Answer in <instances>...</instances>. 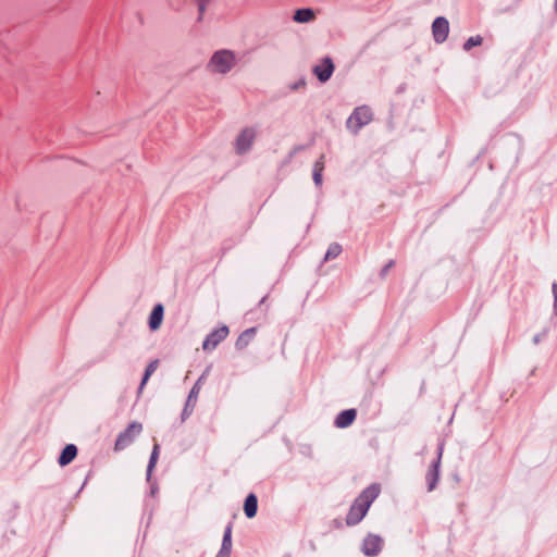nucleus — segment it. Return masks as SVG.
<instances>
[{"label":"nucleus","mask_w":557,"mask_h":557,"mask_svg":"<svg viewBox=\"0 0 557 557\" xmlns=\"http://www.w3.org/2000/svg\"><path fill=\"white\" fill-rule=\"evenodd\" d=\"M381 486L379 484H371L356 498L351 505L349 512L346 517L348 525L358 524L367 515L371 504L380 495Z\"/></svg>","instance_id":"1"},{"label":"nucleus","mask_w":557,"mask_h":557,"mask_svg":"<svg viewBox=\"0 0 557 557\" xmlns=\"http://www.w3.org/2000/svg\"><path fill=\"white\" fill-rule=\"evenodd\" d=\"M237 64L236 53L230 49L215 51L207 63V70L213 74L225 75Z\"/></svg>","instance_id":"2"},{"label":"nucleus","mask_w":557,"mask_h":557,"mask_svg":"<svg viewBox=\"0 0 557 557\" xmlns=\"http://www.w3.org/2000/svg\"><path fill=\"white\" fill-rule=\"evenodd\" d=\"M372 120V111L367 106H361L355 109L352 114L347 120V127L357 133L361 127L369 124Z\"/></svg>","instance_id":"3"},{"label":"nucleus","mask_w":557,"mask_h":557,"mask_svg":"<svg viewBox=\"0 0 557 557\" xmlns=\"http://www.w3.org/2000/svg\"><path fill=\"white\" fill-rule=\"evenodd\" d=\"M143 424L139 422H132L127 429L122 432L115 442L114 449L123 450L128 447L134 440L141 433Z\"/></svg>","instance_id":"4"},{"label":"nucleus","mask_w":557,"mask_h":557,"mask_svg":"<svg viewBox=\"0 0 557 557\" xmlns=\"http://www.w3.org/2000/svg\"><path fill=\"white\" fill-rule=\"evenodd\" d=\"M230 334V329L226 325H222L219 329L213 330L203 341L202 349L205 351H211L218 347Z\"/></svg>","instance_id":"5"},{"label":"nucleus","mask_w":557,"mask_h":557,"mask_svg":"<svg viewBox=\"0 0 557 557\" xmlns=\"http://www.w3.org/2000/svg\"><path fill=\"white\" fill-rule=\"evenodd\" d=\"M256 136L257 132L252 127L243 129L236 139V151L240 154L247 152L251 148Z\"/></svg>","instance_id":"6"},{"label":"nucleus","mask_w":557,"mask_h":557,"mask_svg":"<svg viewBox=\"0 0 557 557\" xmlns=\"http://www.w3.org/2000/svg\"><path fill=\"white\" fill-rule=\"evenodd\" d=\"M383 547V539L376 534H368L362 542L361 550L367 556H376Z\"/></svg>","instance_id":"7"},{"label":"nucleus","mask_w":557,"mask_h":557,"mask_svg":"<svg viewBox=\"0 0 557 557\" xmlns=\"http://www.w3.org/2000/svg\"><path fill=\"white\" fill-rule=\"evenodd\" d=\"M434 40L442 44L446 40L449 33V23L445 17H436L432 24Z\"/></svg>","instance_id":"8"},{"label":"nucleus","mask_w":557,"mask_h":557,"mask_svg":"<svg viewBox=\"0 0 557 557\" xmlns=\"http://www.w3.org/2000/svg\"><path fill=\"white\" fill-rule=\"evenodd\" d=\"M312 71L318 79L324 83L332 76L334 72V63L331 58L326 57L321 61V63L317 64Z\"/></svg>","instance_id":"9"},{"label":"nucleus","mask_w":557,"mask_h":557,"mask_svg":"<svg viewBox=\"0 0 557 557\" xmlns=\"http://www.w3.org/2000/svg\"><path fill=\"white\" fill-rule=\"evenodd\" d=\"M163 314H164L163 305L162 304L156 305L153 307V309L150 313L149 320H148L149 329L151 331H157L160 329L162 321H163Z\"/></svg>","instance_id":"10"},{"label":"nucleus","mask_w":557,"mask_h":557,"mask_svg":"<svg viewBox=\"0 0 557 557\" xmlns=\"http://www.w3.org/2000/svg\"><path fill=\"white\" fill-rule=\"evenodd\" d=\"M356 417H357V411L355 409L344 410L337 416V418L335 420V425L341 429L347 428L350 424H352Z\"/></svg>","instance_id":"11"},{"label":"nucleus","mask_w":557,"mask_h":557,"mask_svg":"<svg viewBox=\"0 0 557 557\" xmlns=\"http://www.w3.org/2000/svg\"><path fill=\"white\" fill-rule=\"evenodd\" d=\"M293 20L296 23H310L315 20V12L312 9L304 8L295 11Z\"/></svg>","instance_id":"12"},{"label":"nucleus","mask_w":557,"mask_h":557,"mask_svg":"<svg viewBox=\"0 0 557 557\" xmlns=\"http://www.w3.org/2000/svg\"><path fill=\"white\" fill-rule=\"evenodd\" d=\"M77 455V448L73 444H69L64 447L62 450L60 457H59V465L64 467L69 463H71Z\"/></svg>","instance_id":"13"},{"label":"nucleus","mask_w":557,"mask_h":557,"mask_svg":"<svg viewBox=\"0 0 557 557\" xmlns=\"http://www.w3.org/2000/svg\"><path fill=\"white\" fill-rule=\"evenodd\" d=\"M256 333H257V329L256 327H250V329H247L245 330L237 338L236 341V348L237 349H244L246 348L249 343L255 338L256 336Z\"/></svg>","instance_id":"14"},{"label":"nucleus","mask_w":557,"mask_h":557,"mask_svg":"<svg viewBox=\"0 0 557 557\" xmlns=\"http://www.w3.org/2000/svg\"><path fill=\"white\" fill-rule=\"evenodd\" d=\"M258 509V499L255 494H249L244 504V511L247 518H253Z\"/></svg>","instance_id":"15"},{"label":"nucleus","mask_w":557,"mask_h":557,"mask_svg":"<svg viewBox=\"0 0 557 557\" xmlns=\"http://www.w3.org/2000/svg\"><path fill=\"white\" fill-rule=\"evenodd\" d=\"M437 480H438V461L433 463V466L431 467V469L429 470V472L426 474L429 491L434 490Z\"/></svg>","instance_id":"16"},{"label":"nucleus","mask_w":557,"mask_h":557,"mask_svg":"<svg viewBox=\"0 0 557 557\" xmlns=\"http://www.w3.org/2000/svg\"><path fill=\"white\" fill-rule=\"evenodd\" d=\"M159 367V360H152L146 368L144 377L141 380L140 386H139V393H141L144 386L147 384L149 377L154 373V371Z\"/></svg>","instance_id":"17"},{"label":"nucleus","mask_w":557,"mask_h":557,"mask_svg":"<svg viewBox=\"0 0 557 557\" xmlns=\"http://www.w3.org/2000/svg\"><path fill=\"white\" fill-rule=\"evenodd\" d=\"M324 169V156H321L320 159L314 164L313 170V181L317 185H320L322 182V171Z\"/></svg>","instance_id":"18"},{"label":"nucleus","mask_w":557,"mask_h":557,"mask_svg":"<svg viewBox=\"0 0 557 557\" xmlns=\"http://www.w3.org/2000/svg\"><path fill=\"white\" fill-rule=\"evenodd\" d=\"M232 548V525H227L224 532L221 550L231 553Z\"/></svg>","instance_id":"19"},{"label":"nucleus","mask_w":557,"mask_h":557,"mask_svg":"<svg viewBox=\"0 0 557 557\" xmlns=\"http://www.w3.org/2000/svg\"><path fill=\"white\" fill-rule=\"evenodd\" d=\"M342 252V246L337 243H333L329 246V249L325 253V260H331V259H334L336 257H338Z\"/></svg>","instance_id":"20"},{"label":"nucleus","mask_w":557,"mask_h":557,"mask_svg":"<svg viewBox=\"0 0 557 557\" xmlns=\"http://www.w3.org/2000/svg\"><path fill=\"white\" fill-rule=\"evenodd\" d=\"M159 450H160V446H159V444L156 443L153 445V449H152L149 465H148V474L152 471V469L154 468V466L157 463V460L159 458Z\"/></svg>","instance_id":"21"},{"label":"nucleus","mask_w":557,"mask_h":557,"mask_svg":"<svg viewBox=\"0 0 557 557\" xmlns=\"http://www.w3.org/2000/svg\"><path fill=\"white\" fill-rule=\"evenodd\" d=\"M483 41V38L480 35L470 37L463 45V49L469 51L471 48L480 46Z\"/></svg>","instance_id":"22"},{"label":"nucleus","mask_w":557,"mask_h":557,"mask_svg":"<svg viewBox=\"0 0 557 557\" xmlns=\"http://www.w3.org/2000/svg\"><path fill=\"white\" fill-rule=\"evenodd\" d=\"M202 380V376L196 382V384L194 385V387L191 388L190 393H189V397H188V404L191 401L193 398H197L198 394H199V391H200V382Z\"/></svg>","instance_id":"23"},{"label":"nucleus","mask_w":557,"mask_h":557,"mask_svg":"<svg viewBox=\"0 0 557 557\" xmlns=\"http://www.w3.org/2000/svg\"><path fill=\"white\" fill-rule=\"evenodd\" d=\"M306 86V81L304 78L299 79L295 84L290 85L292 90H297L299 88H304Z\"/></svg>","instance_id":"24"},{"label":"nucleus","mask_w":557,"mask_h":557,"mask_svg":"<svg viewBox=\"0 0 557 557\" xmlns=\"http://www.w3.org/2000/svg\"><path fill=\"white\" fill-rule=\"evenodd\" d=\"M394 265V261H389L382 270V274L385 275L388 270Z\"/></svg>","instance_id":"25"},{"label":"nucleus","mask_w":557,"mask_h":557,"mask_svg":"<svg viewBox=\"0 0 557 557\" xmlns=\"http://www.w3.org/2000/svg\"><path fill=\"white\" fill-rule=\"evenodd\" d=\"M230 554L231 553H227V552H224V550H221L219 552V554L216 555V557H230Z\"/></svg>","instance_id":"26"},{"label":"nucleus","mask_w":557,"mask_h":557,"mask_svg":"<svg viewBox=\"0 0 557 557\" xmlns=\"http://www.w3.org/2000/svg\"><path fill=\"white\" fill-rule=\"evenodd\" d=\"M555 8H556V11H557V0L555 1Z\"/></svg>","instance_id":"27"}]
</instances>
